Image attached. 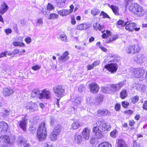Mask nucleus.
Wrapping results in <instances>:
<instances>
[{
  "instance_id": "1",
  "label": "nucleus",
  "mask_w": 147,
  "mask_h": 147,
  "mask_svg": "<svg viewBox=\"0 0 147 147\" xmlns=\"http://www.w3.org/2000/svg\"><path fill=\"white\" fill-rule=\"evenodd\" d=\"M129 10L139 17L142 16L147 13V11L143 8L137 3H132Z\"/></svg>"
},
{
  "instance_id": "2",
  "label": "nucleus",
  "mask_w": 147,
  "mask_h": 147,
  "mask_svg": "<svg viewBox=\"0 0 147 147\" xmlns=\"http://www.w3.org/2000/svg\"><path fill=\"white\" fill-rule=\"evenodd\" d=\"M46 129L45 123L43 122L40 125L37 134V138L39 141H43L46 138Z\"/></svg>"
},
{
  "instance_id": "3",
  "label": "nucleus",
  "mask_w": 147,
  "mask_h": 147,
  "mask_svg": "<svg viewBox=\"0 0 147 147\" xmlns=\"http://www.w3.org/2000/svg\"><path fill=\"white\" fill-rule=\"evenodd\" d=\"M97 126L104 131H109L110 130L111 126L108 124L105 123V120L101 118H99L96 121Z\"/></svg>"
},
{
  "instance_id": "4",
  "label": "nucleus",
  "mask_w": 147,
  "mask_h": 147,
  "mask_svg": "<svg viewBox=\"0 0 147 147\" xmlns=\"http://www.w3.org/2000/svg\"><path fill=\"white\" fill-rule=\"evenodd\" d=\"M61 129V126L60 125H57V126L55 127L53 131L50 135V138L51 140L54 141L57 139Z\"/></svg>"
},
{
  "instance_id": "5",
  "label": "nucleus",
  "mask_w": 147,
  "mask_h": 147,
  "mask_svg": "<svg viewBox=\"0 0 147 147\" xmlns=\"http://www.w3.org/2000/svg\"><path fill=\"white\" fill-rule=\"evenodd\" d=\"M117 65L115 63H111L106 65L103 69V70L107 73L109 72L111 73H113L117 70L118 67Z\"/></svg>"
},
{
  "instance_id": "6",
  "label": "nucleus",
  "mask_w": 147,
  "mask_h": 147,
  "mask_svg": "<svg viewBox=\"0 0 147 147\" xmlns=\"http://www.w3.org/2000/svg\"><path fill=\"white\" fill-rule=\"evenodd\" d=\"M53 92L55 95L59 98L61 97L64 95L65 90L61 86L58 85L53 88Z\"/></svg>"
},
{
  "instance_id": "7",
  "label": "nucleus",
  "mask_w": 147,
  "mask_h": 147,
  "mask_svg": "<svg viewBox=\"0 0 147 147\" xmlns=\"http://www.w3.org/2000/svg\"><path fill=\"white\" fill-rule=\"evenodd\" d=\"M125 28L127 30L131 32H132L134 30H135L136 31H138L140 29L139 28L137 27L136 24L134 22L126 23Z\"/></svg>"
},
{
  "instance_id": "8",
  "label": "nucleus",
  "mask_w": 147,
  "mask_h": 147,
  "mask_svg": "<svg viewBox=\"0 0 147 147\" xmlns=\"http://www.w3.org/2000/svg\"><path fill=\"white\" fill-rule=\"evenodd\" d=\"M147 59L146 56L142 54L138 55L134 58L135 61L137 63L140 64H142L146 61Z\"/></svg>"
},
{
  "instance_id": "9",
  "label": "nucleus",
  "mask_w": 147,
  "mask_h": 147,
  "mask_svg": "<svg viewBox=\"0 0 147 147\" xmlns=\"http://www.w3.org/2000/svg\"><path fill=\"white\" fill-rule=\"evenodd\" d=\"M25 107L26 109H29L30 112H32L37 110V106L36 103L30 102L26 104Z\"/></svg>"
},
{
  "instance_id": "10",
  "label": "nucleus",
  "mask_w": 147,
  "mask_h": 147,
  "mask_svg": "<svg viewBox=\"0 0 147 147\" xmlns=\"http://www.w3.org/2000/svg\"><path fill=\"white\" fill-rule=\"evenodd\" d=\"M133 71L134 72V76L136 78L141 77L144 73V70L142 68L134 69Z\"/></svg>"
},
{
  "instance_id": "11",
  "label": "nucleus",
  "mask_w": 147,
  "mask_h": 147,
  "mask_svg": "<svg viewBox=\"0 0 147 147\" xmlns=\"http://www.w3.org/2000/svg\"><path fill=\"white\" fill-rule=\"evenodd\" d=\"M93 131L95 133V135L96 138L98 139H100L104 137V134L100 129L96 125L94 127L93 129Z\"/></svg>"
},
{
  "instance_id": "12",
  "label": "nucleus",
  "mask_w": 147,
  "mask_h": 147,
  "mask_svg": "<svg viewBox=\"0 0 147 147\" xmlns=\"http://www.w3.org/2000/svg\"><path fill=\"white\" fill-rule=\"evenodd\" d=\"M123 85V84L122 82L116 84H111L110 86V89L112 92L116 91L119 90Z\"/></svg>"
},
{
  "instance_id": "13",
  "label": "nucleus",
  "mask_w": 147,
  "mask_h": 147,
  "mask_svg": "<svg viewBox=\"0 0 147 147\" xmlns=\"http://www.w3.org/2000/svg\"><path fill=\"white\" fill-rule=\"evenodd\" d=\"M91 92L93 93H96L98 91L99 87L96 83H91L89 84Z\"/></svg>"
},
{
  "instance_id": "14",
  "label": "nucleus",
  "mask_w": 147,
  "mask_h": 147,
  "mask_svg": "<svg viewBox=\"0 0 147 147\" xmlns=\"http://www.w3.org/2000/svg\"><path fill=\"white\" fill-rule=\"evenodd\" d=\"M9 128L8 125L4 121L0 122V131L3 133L7 132Z\"/></svg>"
},
{
  "instance_id": "15",
  "label": "nucleus",
  "mask_w": 147,
  "mask_h": 147,
  "mask_svg": "<svg viewBox=\"0 0 147 147\" xmlns=\"http://www.w3.org/2000/svg\"><path fill=\"white\" fill-rule=\"evenodd\" d=\"M90 129L88 128H85L82 132L83 138L86 140H88L90 137Z\"/></svg>"
},
{
  "instance_id": "16",
  "label": "nucleus",
  "mask_w": 147,
  "mask_h": 147,
  "mask_svg": "<svg viewBox=\"0 0 147 147\" xmlns=\"http://www.w3.org/2000/svg\"><path fill=\"white\" fill-rule=\"evenodd\" d=\"M74 138V142L78 144H80L83 140V138L80 135L75 134Z\"/></svg>"
},
{
  "instance_id": "17",
  "label": "nucleus",
  "mask_w": 147,
  "mask_h": 147,
  "mask_svg": "<svg viewBox=\"0 0 147 147\" xmlns=\"http://www.w3.org/2000/svg\"><path fill=\"white\" fill-rule=\"evenodd\" d=\"M14 92L13 90L11 88H6L3 89V92L5 96H10Z\"/></svg>"
},
{
  "instance_id": "18",
  "label": "nucleus",
  "mask_w": 147,
  "mask_h": 147,
  "mask_svg": "<svg viewBox=\"0 0 147 147\" xmlns=\"http://www.w3.org/2000/svg\"><path fill=\"white\" fill-rule=\"evenodd\" d=\"M8 6L4 3L0 6V14L3 15L8 10Z\"/></svg>"
},
{
  "instance_id": "19",
  "label": "nucleus",
  "mask_w": 147,
  "mask_h": 147,
  "mask_svg": "<svg viewBox=\"0 0 147 147\" xmlns=\"http://www.w3.org/2000/svg\"><path fill=\"white\" fill-rule=\"evenodd\" d=\"M50 97V92L49 91L43 90L40 95V98H49Z\"/></svg>"
},
{
  "instance_id": "20",
  "label": "nucleus",
  "mask_w": 147,
  "mask_h": 147,
  "mask_svg": "<svg viewBox=\"0 0 147 147\" xmlns=\"http://www.w3.org/2000/svg\"><path fill=\"white\" fill-rule=\"evenodd\" d=\"M83 125L82 123L77 121L73 123L71 125V128L73 129H76Z\"/></svg>"
},
{
  "instance_id": "21",
  "label": "nucleus",
  "mask_w": 147,
  "mask_h": 147,
  "mask_svg": "<svg viewBox=\"0 0 147 147\" xmlns=\"http://www.w3.org/2000/svg\"><path fill=\"white\" fill-rule=\"evenodd\" d=\"M27 124V121L26 120L24 119L20 121L19 122V127L24 131L26 130Z\"/></svg>"
},
{
  "instance_id": "22",
  "label": "nucleus",
  "mask_w": 147,
  "mask_h": 147,
  "mask_svg": "<svg viewBox=\"0 0 147 147\" xmlns=\"http://www.w3.org/2000/svg\"><path fill=\"white\" fill-rule=\"evenodd\" d=\"M68 51H66L64 52L63 55L59 58V61L61 62L68 60L69 58L68 56Z\"/></svg>"
},
{
  "instance_id": "23",
  "label": "nucleus",
  "mask_w": 147,
  "mask_h": 147,
  "mask_svg": "<svg viewBox=\"0 0 147 147\" xmlns=\"http://www.w3.org/2000/svg\"><path fill=\"white\" fill-rule=\"evenodd\" d=\"M81 98L80 97L77 96L74 98L72 99V101L73 104L76 106L80 105L81 103Z\"/></svg>"
},
{
  "instance_id": "24",
  "label": "nucleus",
  "mask_w": 147,
  "mask_h": 147,
  "mask_svg": "<svg viewBox=\"0 0 147 147\" xmlns=\"http://www.w3.org/2000/svg\"><path fill=\"white\" fill-rule=\"evenodd\" d=\"M97 113L98 115L101 116H105L107 114L109 115L110 112L106 109H100L97 111Z\"/></svg>"
},
{
  "instance_id": "25",
  "label": "nucleus",
  "mask_w": 147,
  "mask_h": 147,
  "mask_svg": "<svg viewBox=\"0 0 147 147\" xmlns=\"http://www.w3.org/2000/svg\"><path fill=\"white\" fill-rule=\"evenodd\" d=\"M108 6L112 10L114 13L117 15L119 14V9L118 7L115 5H111L109 4Z\"/></svg>"
},
{
  "instance_id": "26",
  "label": "nucleus",
  "mask_w": 147,
  "mask_h": 147,
  "mask_svg": "<svg viewBox=\"0 0 147 147\" xmlns=\"http://www.w3.org/2000/svg\"><path fill=\"white\" fill-rule=\"evenodd\" d=\"M117 143V147H128L125 142L122 139H118Z\"/></svg>"
},
{
  "instance_id": "27",
  "label": "nucleus",
  "mask_w": 147,
  "mask_h": 147,
  "mask_svg": "<svg viewBox=\"0 0 147 147\" xmlns=\"http://www.w3.org/2000/svg\"><path fill=\"white\" fill-rule=\"evenodd\" d=\"M41 92L39 90L35 89L33 90L31 93V96L33 98L37 97L40 98V95Z\"/></svg>"
},
{
  "instance_id": "28",
  "label": "nucleus",
  "mask_w": 147,
  "mask_h": 147,
  "mask_svg": "<svg viewBox=\"0 0 147 147\" xmlns=\"http://www.w3.org/2000/svg\"><path fill=\"white\" fill-rule=\"evenodd\" d=\"M1 142H4L7 144L9 143L10 142V140L9 136L7 135L4 136H1L0 138Z\"/></svg>"
},
{
  "instance_id": "29",
  "label": "nucleus",
  "mask_w": 147,
  "mask_h": 147,
  "mask_svg": "<svg viewBox=\"0 0 147 147\" xmlns=\"http://www.w3.org/2000/svg\"><path fill=\"white\" fill-rule=\"evenodd\" d=\"M58 13L62 16H67L70 13L69 11L67 9H63L61 10L58 11Z\"/></svg>"
},
{
  "instance_id": "30",
  "label": "nucleus",
  "mask_w": 147,
  "mask_h": 147,
  "mask_svg": "<svg viewBox=\"0 0 147 147\" xmlns=\"http://www.w3.org/2000/svg\"><path fill=\"white\" fill-rule=\"evenodd\" d=\"M103 98V95H98L95 102V104H98L99 103L102 102Z\"/></svg>"
},
{
  "instance_id": "31",
  "label": "nucleus",
  "mask_w": 147,
  "mask_h": 147,
  "mask_svg": "<svg viewBox=\"0 0 147 147\" xmlns=\"http://www.w3.org/2000/svg\"><path fill=\"white\" fill-rule=\"evenodd\" d=\"M132 45L135 53H138L141 50V47L138 44H136Z\"/></svg>"
},
{
  "instance_id": "32",
  "label": "nucleus",
  "mask_w": 147,
  "mask_h": 147,
  "mask_svg": "<svg viewBox=\"0 0 147 147\" xmlns=\"http://www.w3.org/2000/svg\"><path fill=\"white\" fill-rule=\"evenodd\" d=\"M126 51L128 53L135 54L132 45L129 46L126 49Z\"/></svg>"
},
{
  "instance_id": "33",
  "label": "nucleus",
  "mask_w": 147,
  "mask_h": 147,
  "mask_svg": "<svg viewBox=\"0 0 147 147\" xmlns=\"http://www.w3.org/2000/svg\"><path fill=\"white\" fill-rule=\"evenodd\" d=\"M99 147H111V144L107 142L101 143L98 145Z\"/></svg>"
},
{
  "instance_id": "34",
  "label": "nucleus",
  "mask_w": 147,
  "mask_h": 147,
  "mask_svg": "<svg viewBox=\"0 0 147 147\" xmlns=\"http://www.w3.org/2000/svg\"><path fill=\"white\" fill-rule=\"evenodd\" d=\"M77 28L78 30H82L84 29H86L88 28V27L86 24H82L78 25Z\"/></svg>"
},
{
  "instance_id": "35",
  "label": "nucleus",
  "mask_w": 147,
  "mask_h": 147,
  "mask_svg": "<svg viewBox=\"0 0 147 147\" xmlns=\"http://www.w3.org/2000/svg\"><path fill=\"white\" fill-rule=\"evenodd\" d=\"M59 37L62 41L65 42L67 41L68 39L66 35L64 34H61L59 35Z\"/></svg>"
},
{
  "instance_id": "36",
  "label": "nucleus",
  "mask_w": 147,
  "mask_h": 147,
  "mask_svg": "<svg viewBox=\"0 0 147 147\" xmlns=\"http://www.w3.org/2000/svg\"><path fill=\"white\" fill-rule=\"evenodd\" d=\"M86 101L87 104L89 105H92L94 104H95V102L94 101V99L90 96H89L86 98Z\"/></svg>"
},
{
  "instance_id": "37",
  "label": "nucleus",
  "mask_w": 147,
  "mask_h": 147,
  "mask_svg": "<svg viewBox=\"0 0 147 147\" xmlns=\"http://www.w3.org/2000/svg\"><path fill=\"white\" fill-rule=\"evenodd\" d=\"M127 96V92L125 90H122L120 93V96L122 99L125 98Z\"/></svg>"
},
{
  "instance_id": "38",
  "label": "nucleus",
  "mask_w": 147,
  "mask_h": 147,
  "mask_svg": "<svg viewBox=\"0 0 147 147\" xmlns=\"http://www.w3.org/2000/svg\"><path fill=\"white\" fill-rule=\"evenodd\" d=\"M91 13L93 16H95L98 15L100 13V11L97 8H94L91 11Z\"/></svg>"
},
{
  "instance_id": "39",
  "label": "nucleus",
  "mask_w": 147,
  "mask_h": 147,
  "mask_svg": "<svg viewBox=\"0 0 147 147\" xmlns=\"http://www.w3.org/2000/svg\"><path fill=\"white\" fill-rule=\"evenodd\" d=\"M43 23L42 19L41 18H38L36 20V26L41 27Z\"/></svg>"
},
{
  "instance_id": "40",
  "label": "nucleus",
  "mask_w": 147,
  "mask_h": 147,
  "mask_svg": "<svg viewBox=\"0 0 147 147\" xmlns=\"http://www.w3.org/2000/svg\"><path fill=\"white\" fill-rule=\"evenodd\" d=\"M129 22H126L124 20H118L117 22V24L118 25H120L121 26H126V23H128Z\"/></svg>"
},
{
  "instance_id": "41",
  "label": "nucleus",
  "mask_w": 147,
  "mask_h": 147,
  "mask_svg": "<svg viewBox=\"0 0 147 147\" xmlns=\"http://www.w3.org/2000/svg\"><path fill=\"white\" fill-rule=\"evenodd\" d=\"M59 17V16L55 13H53L51 14L48 18L49 19H54L58 18Z\"/></svg>"
},
{
  "instance_id": "42",
  "label": "nucleus",
  "mask_w": 147,
  "mask_h": 147,
  "mask_svg": "<svg viewBox=\"0 0 147 147\" xmlns=\"http://www.w3.org/2000/svg\"><path fill=\"white\" fill-rule=\"evenodd\" d=\"M13 45L15 46L23 47L24 46L25 44L23 43L20 42H13Z\"/></svg>"
},
{
  "instance_id": "43",
  "label": "nucleus",
  "mask_w": 147,
  "mask_h": 147,
  "mask_svg": "<svg viewBox=\"0 0 147 147\" xmlns=\"http://www.w3.org/2000/svg\"><path fill=\"white\" fill-rule=\"evenodd\" d=\"M117 131L115 129L112 131L110 134V136L112 138H115L117 135Z\"/></svg>"
},
{
  "instance_id": "44",
  "label": "nucleus",
  "mask_w": 147,
  "mask_h": 147,
  "mask_svg": "<svg viewBox=\"0 0 147 147\" xmlns=\"http://www.w3.org/2000/svg\"><path fill=\"white\" fill-rule=\"evenodd\" d=\"M139 99L138 96H136L131 98V100L133 103L135 104L138 102L139 100Z\"/></svg>"
},
{
  "instance_id": "45",
  "label": "nucleus",
  "mask_w": 147,
  "mask_h": 147,
  "mask_svg": "<svg viewBox=\"0 0 147 147\" xmlns=\"http://www.w3.org/2000/svg\"><path fill=\"white\" fill-rule=\"evenodd\" d=\"M47 9L51 11L55 9V7L51 4L49 3H48L47 7Z\"/></svg>"
},
{
  "instance_id": "46",
  "label": "nucleus",
  "mask_w": 147,
  "mask_h": 147,
  "mask_svg": "<svg viewBox=\"0 0 147 147\" xmlns=\"http://www.w3.org/2000/svg\"><path fill=\"white\" fill-rule=\"evenodd\" d=\"M78 89L80 92H82L85 90V86L84 84L81 85L78 87Z\"/></svg>"
},
{
  "instance_id": "47",
  "label": "nucleus",
  "mask_w": 147,
  "mask_h": 147,
  "mask_svg": "<svg viewBox=\"0 0 147 147\" xmlns=\"http://www.w3.org/2000/svg\"><path fill=\"white\" fill-rule=\"evenodd\" d=\"M100 16H103V18H109L110 17L107 13H105L103 11H102L100 13Z\"/></svg>"
},
{
  "instance_id": "48",
  "label": "nucleus",
  "mask_w": 147,
  "mask_h": 147,
  "mask_svg": "<svg viewBox=\"0 0 147 147\" xmlns=\"http://www.w3.org/2000/svg\"><path fill=\"white\" fill-rule=\"evenodd\" d=\"M118 38V36L117 35H115L113 36L112 38H110L109 39V41H107L106 42V43H108L110 42V41H113L116 40Z\"/></svg>"
},
{
  "instance_id": "49",
  "label": "nucleus",
  "mask_w": 147,
  "mask_h": 147,
  "mask_svg": "<svg viewBox=\"0 0 147 147\" xmlns=\"http://www.w3.org/2000/svg\"><path fill=\"white\" fill-rule=\"evenodd\" d=\"M122 105L123 107L126 108L129 105V103L127 102L123 101L122 102Z\"/></svg>"
},
{
  "instance_id": "50",
  "label": "nucleus",
  "mask_w": 147,
  "mask_h": 147,
  "mask_svg": "<svg viewBox=\"0 0 147 147\" xmlns=\"http://www.w3.org/2000/svg\"><path fill=\"white\" fill-rule=\"evenodd\" d=\"M41 68V66L38 65H36L33 66L32 67V69L35 71L38 70L40 69Z\"/></svg>"
},
{
  "instance_id": "51",
  "label": "nucleus",
  "mask_w": 147,
  "mask_h": 147,
  "mask_svg": "<svg viewBox=\"0 0 147 147\" xmlns=\"http://www.w3.org/2000/svg\"><path fill=\"white\" fill-rule=\"evenodd\" d=\"M65 2H59L57 3V5L59 7H62L65 5Z\"/></svg>"
},
{
  "instance_id": "52",
  "label": "nucleus",
  "mask_w": 147,
  "mask_h": 147,
  "mask_svg": "<svg viewBox=\"0 0 147 147\" xmlns=\"http://www.w3.org/2000/svg\"><path fill=\"white\" fill-rule=\"evenodd\" d=\"M71 23L72 24L75 25L76 24V21L74 16H72L71 17Z\"/></svg>"
},
{
  "instance_id": "53",
  "label": "nucleus",
  "mask_w": 147,
  "mask_h": 147,
  "mask_svg": "<svg viewBox=\"0 0 147 147\" xmlns=\"http://www.w3.org/2000/svg\"><path fill=\"white\" fill-rule=\"evenodd\" d=\"M124 112L125 114L131 115L133 113V111L131 110H129L124 111Z\"/></svg>"
},
{
  "instance_id": "54",
  "label": "nucleus",
  "mask_w": 147,
  "mask_h": 147,
  "mask_svg": "<svg viewBox=\"0 0 147 147\" xmlns=\"http://www.w3.org/2000/svg\"><path fill=\"white\" fill-rule=\"evenodd\" d=\"M121 105L119 104H117L115 106V109L116 111H119L120 109Z\"/></svg>"
},
{
  "instance_id": "55",
  "label": "nucleus",
  "mask_w": 147,
  "mask_h": 147,
  "mask_svg": "<svg viewBox=\"0 0 147 147\" xmlns=\"http://www.w3.org/2000/svg\"><path fill=\"white\" fill-rule=\"evenodd\" d=\"M100 63V61L99 60H97L94 61V63L92 64L94 67H96L99 65Z\"/></svg>"
},
{
  "instance_id": "56",
  "label": "nucleus",
  "mask_w": 147,
  "mask_h": 147,
  "mask_svg": "<svg viewBox=\"0 0 147 147\" xmlns=\"http://www.w3.org/2000/svg\"><path fill=\"white\" fill-rule=\"evenodd\" d=\"M35 131L36 129L34 127H31L29 128V131L32 133L35 132Z\"/></svg>"
},
{
  "instance_id": "57",
  "label": "nucleus",
  "mask_w": 147,
  "mask_h": 147,
  "mask_svg": "<svg viewBox=\"0 0 147 147\" xmlns=\"http://www.w3.org/2000/svg\"><path fill=\"white\" fill-rule=\"evenodd\" d=\"M25 40L28 44H29L31 42V38L30 37H28L27 38H26L25 39Z\"/></svg>"
},
{
  "instance_id": "58",
  "label": "nucleus",
  "mask_w": 147,
  "mask_h": 147,
  "mask_svg": "<svg viewBox=\"0 0 147 147\" xmlns=\"http://www.w3.org/2000/svg\"><path fill=\"white\" fill-rule=\"evenodd\" d=\"M10 112L9 111L5 110L3 113V115H4V116L6 117L8 116L9 115Z\"/></svg>"
},
{
  "instance_id": "59",
  "label": "nucleus",
  "mask_w": 147,
  "mask_h": 147,
  "mask_svg": "<svg viewBox=\"0 0 147 147\" xmlns=\"http://www.w3.org/2000/svg\"><path fill=\"white\" fill-rule=\"evenodd\" d=\"M143 109L145 110H147V100L145 101L143 105Z\"/></svg>"
},
{
  "instance_id": "60",
  "label": "nucleus",
  "mask_w": 147,
  "mask_h": 147,
  "mask_svg": "<svg viewBox=\"0 0 147 147\" xmlns=\"http://www.w3.org/2000/svg\"><path fill=\"white\" fill-rule=\"evenodd\" d=\"M87 68L88 69V70H90L94 68V67L93 65L92 64L91 65H87Z\"/></svg>"
},
{
  "instance_id": "61",
  "label": "nucleus",
  "mask_w": 147,
  "mask_h": 147,
  "mask_svg": "<svg viewBox=\"0 0 147 147\" xmlns=\"http://www.w3.org/2000/svg\"><path fill=\"white\" fill-rule=\"evenodd\" d=\"M5 32L6 34L8 35L12 32V30L10 28L6 29L5 30Z\"/></svg>"
},
{
  "instance_id": "62",
  "label": "nucleus",
  "mask_w": 147,
  "mask_h": 147,
  "mask_svg": "<svg viewBox=\"0 0 147 147\" xmlns=\"http://www.w3.org/2000/svg\"><path fill=\"white\" fill-rule=\"evenodd\" d=\"M7 53V52L1 53L0 54V57L2 58L5 56Z\"/></svg>"
},
{
  "instance_id": "63",
  "label": "nucleus",
  "mask_w": 147,
  "mask_h": 147,
  "mask_svg": "<svg viewBox=\"0 0 147 147\" xmlns=\"http://www.w3.org/2000/svg\"><path fill=\"white\" fill-rule=\"evenodd\" d=\"M19 50L17 49H14L12 52V53L13 55H16L19 53Z\"/></svg>"
},
{
  "instance_id": "64",
  "label": "nucleus",
  "mask_w": 147,
  "mask_h": 147,
  "mask_svg": "<svg viewBox=\"0 0 147 147\" xmlns=\"http://www.w3.org/2000/svg\"><path fill=\"white\" fill-rule=\"evenodd\" d=\"M55 119L53 117L51 118L50 119V123L52 125H53L55 123Z\"/></svg>"
}]
</instances>
